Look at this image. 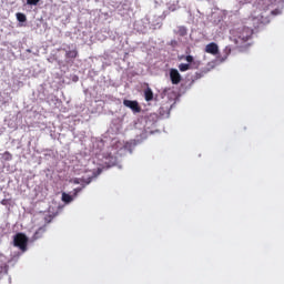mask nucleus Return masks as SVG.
Returning a JSON list of instances; mask_svg holds the SVG:
<instances>
[{
    "label": "nucleus",
    "instance_id": "f257e3e1",
    "mask_svg": "<svg viewBox=\"0 0 284 284\" xmlns=\"http://www.w3.org/2000/svg\"><path fill=\"white\" fill-rule=\"evenodd\" d=\"M252 34H254V31L250 29V27H243L242 29H239L233 41L237 48H244L245 43L252 39Z\"/></svg>",
    "mask_w": 284,
    "mask_h": 284
},
{
    "label": "nucleus",
    "instance_id": "f03ea898",
    "mask_svg": "<svg viewBox=\"0 0 284 284\" xmlns=\"http://www.w3.org/2000/svg\"><path fill=\"white\" fill-rule=\"evenodd\" d=\"M13 245L14 247H19L21 252L28 251V236L23 233H18L13 237Z\"/></svg>",
    "mask_w": 284,
    "mask_h": 284
},
{
    "label": "nucleus",
    "instance_id": "7ed1b4c3",
    "mask_svg": "<svg viewBox=\"0 0 284 284\" xmlns=\"http://www.w3.org/2000/svg\"><path fill=\"white\" fill-rule=\"evenodd\" d=\"M123 105H125V108H130L132 112H135V113L141 112V105H139V102L136 101L123 100Z\"/></svg>",
    "mask_w": 284,
    "mask_h": 284
},
{
    "label": "nucleus",
    "instance_id": "20e7f679",
    "mask_svg": "<svg viewBox=\"0 0 284 284\" xmlns=\"http://www.w3.org/2000/svg\"><path fill=\"white\" fill-rule=\"evenodd\" d=\"M170 79H171V83L173 85H179L181 83V73H179V70L176 69H171L170 70Z\"/></svg>",
    "mask_w": 284,
    "mask_h": 284
},
{
    "label": "nucleus",
    "instance_id": "39448f33",
    "mask_svg": "<svg viewBox=\"0 0 284 284\" xmlns=\"http://www.w3.org/2000/svg\"><path fill=\"white\" fill-rule=\"evenodd\" d=\"M205 52L207 54H213V57H216V54H219V44H216V42H211L206 44Z\"/></svg>",
    "mask_w": 284,
    "mask_h": 284
},
{
    "label": "nucleus",
    "instance_id": "423d86ee",
    "mask_svg": "<svg viewBox=\"0 0 284 284\" xmlns=\"http://www.w3.org/2000/svg\"><path fill=\"white\" fill-rule=\"evenodd\" d=\"M43 234H45V226L38 229V231L33 234V241H39V239H43Z\"/></svg>",
    "mask_w": 284,
    "mask_h": 284
},
{
    "label": "nucleus",
    "instance_id": "0eeeda50",
    "mask_svg": "<svg viewBox=\"0 0 284 284\" xmlns=\"http://www.w3.org/2000/svg\"><path fill=\"white\" fill-rule=\"evenodd\" d=\"M144 98H145V101H152L154 99V92H152V89L146 88L144 90Z\"/></svg>",
    "mask_w": 284,
    "mask_h": 284
},
{
    "label": "nucleus",
    "instance_id": "6e6552de",
    "mask_svg": "<svg viewBox=\"0 0 284 284\" xmlns=\"http://www.w3.org/2000/svg\"><path fill=\"white\" fill-rule=\"evenodd\" d=\"M77 57H79L77 49L65 52V59H77Z\"/></svg>",
    "mask_w": 284,
    "mask_h": 284
},
{
    "label": "nucleus",
    "instance_id": "1a4fd4ad",
    "mask_svg": "<svg viewBox=\"0 0 284 284\" xmlns=\"http://www.w3.org/2000/svg\"><path fill=\"white\" fill-rule=\"evenodd\" d=\"M16 17L20 23H26V21H28V18L24 16V13L18 12L16 13Z\"/></svg>",
    "mask_w": 284,
    "mask_h": 284
},
{
    "label": "nucleus",
    "instance_id": "9d476101",
    "mask_svg": "<svg viewBox=\"0 0 284 284\" xmlns=\"http://www.w3.org/2000/svg\"><path fill=\"white\" fill-rule=\"evenodd\" d=\"M192 68V65L187 64V63H181L179 64V70L180 72H187V70H190Z\"/></svg>",
    "mask_w": 284,
    "mask_h": 284
},
{
    "label": "nucleus",
    "instance_id": "9b49d317",
    "mask_svg": "<svg viewBox=\"0 0 284 284\" xmlns=\"http://www.w3.org/2000/svg\"><path fill=\"white\" fill-rule=\"evenodd\" d=\"M62 201L64 203H72V201H73L72 195H70L68 193H62Z\"/></svg>",
    "mask_w": 284,
    "mask_h": 284
},
{
    "label": "nucleus",
    "instance_id": "f8f14e48",
    "mask_svg": "<svg viewBox=\"0 0 284 284\" xmlns=\"http://www.w3.org/2000/svg\"><path fill=\"white\" fill-rule=\"evenodd\" d=\"M179 34L180 37H185V34H187V30L184 27H180Z\"/></svg>",
    "mask_w": 284,
    "mask_h": 284
},
{
    "label": "nucleus",
    "instance_id": "ddd939ff",
    "mask_svg": "<svg viewBox=\"0 0 284 284\" xmlns=\"http://www.w3.org/2000/svg\"><path fill=\"white\" fill-rule=\"evenodd\" d=\"M41 0H27V6H39Z\"/></svg>",
    "mask_w": 284,
    "mask_h": 284
},
{
    "label": "nucleus",
    "instance_id": "4468645a",
    "mask_svg": "<svg viewBox=\"0 0 284 284\" xmlns=\"http://www.w3.org/2000/svg\"><path fill=\"white\" fill-rule=\"evenodd\" d=\"M224 54H226V57H230V54H232V47H230V45L225 47Z\"/></svg>",
    "mask_w": 284,
    "mask_h": 284
},
{
    "label": "nucleus",
    "instance_id": "2eb2a0df",
    "mask_svg": "<svg viewBox=\"0 0 284 284\" xmlns=\"http://www.w3.org/2000/svg\"><path fill=\"white\" fill-rule=\"evenodd\" d=\"M185 61H186L187 63H192V62L194 61V57H192V55H186V57H185Z\"/></svg>",
    "mask_w": 284,
    "mask_h": 284
},
{
    "label": "nucleus",
    "instance_id": "dca6fc26",
    "mask_svg": "<svg viewBox=\"0 0 284 284\" xmlns=\"http://www.w3.org/2000/svg\"><path fill=\"white\" fill-rule=\"evenodd\" d=\"M81 187H77V189H74V196H77V194L79 193V192H81Z\"/></svg>",
    "mask_w": 284,
    "mask_h": 284
},
{
    "label": "nucleus",
    "instance_id": "f3484780",
    "mask_svg": "<svg viewBox=\"0 0 284 284\" xmlns=\"http://www.w3.org/2000/svg\"><path fill=\"white\" fill-rule=\"evenodd\" d=\"M1 204H2V205H6V200H2V201H1Z\"/></svg>",
    "mask_w": 284,
    "mask_h": 284
},
{
    "label": "nucleus",
    "instance_id": "a211bd4d",
    "mask_svg": "<svg viewBox=\"0 0 284 284\" xmlns=\"http://www.w3.org/2000/svg\"><path fill=\"white\" fill-rule=\"evenodd\" d=\"M92 182V179H89V181L87 182L88 184Z\"/></svg>",
    "mask_w": 284,
    "mask_h": 284
},
{
    "label": "nucleus",
    "instance_id": "6ab92c4d",
    "mask_svg": "<svg viewBox=\"0 0 284 284\" xmlns=\"http://www.w3.org/2000/svg\"><path fill=\"white\" fill-rule=\"evenodd\" d=\"M74 183H79L78 180H74Z\"/></svg>",
    "mask_w": 284,
    "mask_h": 284
},
{
    "label": "nucleus",
    "instance_id": "aec40b11",
    "mask_svg": "<svg viewBox=\"0 0 284 284\" xmlns=\"http://www.w3.org/2000/svg\"><path fill=\"white\" fill-rule=\"evenodd\" d=\"M6 154H10V152H6Z\"/></svg>",
    "mask_w": 284,
    "mask_h": 284
}]
</instances>
